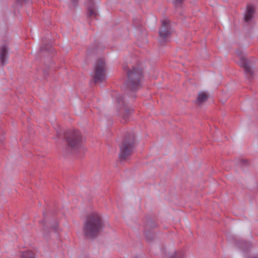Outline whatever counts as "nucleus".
I'll list each match as a JSON object with an SVG mask.
<instances>
[{"label": "nucleus", "instance_id": "f257e3e1", "mask_svg": "<svg viewBox=\"0 0 258 258\" xmlns=\"http://www.w3.org/2000/svg\"><path fill=\"white\" fill-rule=\"evenodd\" d=\"M103 227V222L99 215L96 213L90 214L83 226V232L88 237L96 236Z\"/></svg>", "mask_w": 258, "mask_h": 258}, {"label": "nucleus", "instance_id": "f03ea898", "mask_svg": "<svg viewBox=\"0 0 258 258\" xmlns=\"http://www.w3.org/2000/svg\"><path fill=\"white\" fill-rule=\"evenodd\" d=\"M135 147V137L131 135L125 137L120 146L119 158L121 160H125L132 153Z\"/></svg>", "mask_w": 258, "mask_h": 258}, {"label": "nucleus", "instance_id": "7ed1b4c3", "mask_svg": "<svg viewBox=\"0 0 258 258\" xmlns=\"http://www.w3.org/2000/svg\"><path fill=\"white\" fill-rule=\"evenodd\" d=\"M128 76L127 86L132 90H136L140 86L142 79V71L140 69L133 68L132 71L127 72Z\"/></svg>", "mask_w": 258, "mask_h": 258}, {"label": "nucleus", "instance_id": "20e7f679", "mask_svg": "<svg viewBox=\"0 0 258 258\" xmlns=\"http://www.w3.org/2000/svg\"><path fill=\"white\" fill-rule=\"evenodd\" d=\"M105 64L103 60L97 61L94 67L92 76L95 83L102 82L106 79Z\"/></svg>", "mask_w": 258, "mask_h": 258}, {"label": "nucleus", "instance_id": "39448f33", "mask_svg": "<svg viewBox=\"0 0 258 258\" xmlns=\"http://www.w3.org/2000/svg\"><path fill=\"white\" fill-rule=\"evenodd\" d=\"M69 146L73 149L78 148L82 142V138L81 133L78 131H74L67 137Z\"/></svg>", "mask_w": 258, "mask_h": 258}, {"label": "nucleus", "instance_id": "423d86ee", "mask_svg": "<svg viewBox=\"0 0 258 258\" xmlns=\"http://www.w3.org/2000/svg\"><path fill=\"white\" fill-rule=\"evenodd\" d=\"M162 28L159 31V35L163 40H165L170 34V32L168 30L169 26V21L168 19H164L162 21Z\"/></svg>", "mask_w": 258, "mask_h": 258}, {"label": "nucleus", "instance_id": "0eeeda50", "mask_svg": "<svg viewBox=\"0 0 258 258\" xmlns=\"http://www.w3.org/2000/svg\"><path fill=\"white\" fill-rule=\"evenodd\" d=\"M86 4L87 7V17L90 18H96L98 13L92 0H88Z\"/></svg>", "mask_w": 258, "mask_h": 258}, {"label": "nucleus", "instance_id": "6e6552de", "mask_svg": "<svg viewBox=\"0 0 258 258\" xmlns=\"http://www.w3.org/2000/svg\"><path fill=\"white\" fill-rule=\"evenodd\" d=\"M236 53L239 56V58L241 61V63L240 64L242 67L244 68V71L246 75H251L252 74V70L250 67L247 63L244 57H243L241 56V54L239 51H237Z\"/></svg>", "mask_w": 258, "mask_h": 258}, {"label": "nucleus", "instance_id": "1a4fd4ad", "mask_svg": "<svg viewBox=\"0 0 258 258\" xmlns=\"http://www.w3.org/2000/svg\"><path fill=\"white\" fill-rule=\"evenodd\" d=\"M254 12V8L252 6L249 5L247 7L244 16L245 22H249L252 19Z\"/></svg>", "mask_w": 258, "mask_h": 258}, {"label": "nucleus", "instance_id": "9d476101", "mask_svg": "<svg viewBox=\"0 0 258 258\" xmlns=\"http://www.w3.org/2000/svg\"><path fill=\"white\" fill-rule=\"evenodd\" d=\"M8 54V47L6 46H3L0 48V58L1 63L4 66L6 64L5 58Z\"/></svg>", "mask_w": 258, "mask_h": 258}, {"label": "nucleus", "instance_id": "9b49d317", "mask_svg": "<svg viewBox=\"0 0 258 258\" xmlns=\"http://www.w3.org/2000/svg\"><path fill=\"white\" fill-rule=\"evenodd\" d=\"M208 98V96L205 92L199 93L197 98V101L199 103H203Z\"/></svg>", "mask_w": 258, "mask_h": 258}, {"label": "nucleus", "instance_id": "f8f14e48", "mask_svg": "<svg viewBox=\"0 0 258 258\" xmlns=\"http://www.w3.org/2000/svg\"><path fill=\"white\" fill-rule=\"evenodd\" d=\"M22 258H34V254L31 251H26L23 253Z\"/></svg>", "mask_w": 258, "mask_h": 258}, {"label": "nucleus", "instance_id": "ddd939ff", "mask_svg": "<svg viewBox=\"0 0 258 258\" xmlns=\"http://www.w3.org/2000/svg\"><path fill=\"white\" fill-rule=\"evenodd\" d=\"M171 258H182V256L181 255H178L177 254L175 253L174 255H172Z\"/></svg>", "mask_w": 258, "mask_h": 258}, {"label": "nucleus", "instance_id": "4468645a", "mask_svg": "<svg viewBox=\"0 0 258 258\" xmlns=\"http://www.w3.org/2000/svg\"><path fill=\"white\" fill-rule=\"evenodd\" d=\"M174 1L176 4H180V3H181L182 0H174Z\"/></svg>", "mask_w": 258, "mask_h": 258}, {"label": "nucleus", "instance_id": "2eb2a0df", "mask_svg": "<svg viewBox=\"0 0 258 258\" xmlns=\"http://www.w3.org/2000/svg\"><path fill=\"white\" fill-rule=\"evenodd\" d=\"M73 1H74V2L76 1V0H73Z\"/></svg>", "mask_w": 258, "mask_h": 258}]
</instances>
